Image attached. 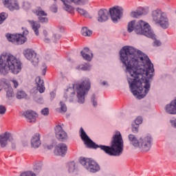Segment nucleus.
<instances>
[{"label":"nucleus","instance_id":"obj_7","mask_svg":"<svg viewBox=\"0 0 176 176\" xmlns=\"http://www.w3.org/2000/svg\"><path fill=\"white\" fill-rule=\"evenodd\" d=\"M80 163L89 173H98L100 170L98 163L90 158L80 157Z\"/></svg>","mask_w":176,"mask_h":176},{"label":"nucleus","instance_id":"obj_16","mask_svg":"<svg viewBox=\"0 0 176 176\" xmlns=\"http://www.w3.org/2000/svg\"><path fill=\"white\" fill-rule=\"evenodd\" d=\"M55 130V135L58 140H60V141H64V140H67L68 135L67 133L63 129V126L61 125H56L54 128Z\"/></svg>","mask_w":176,"mask_h":176},{"label":"nucleus","instance_id":"obj_30","mask_svg":"<svg viewBox=\"0 0 176 176\" xmlns=\"http://www.w3.org/2000/svg\"><path fill=\"white\" fill-rule=\"evenodd\" d=\"M91 66L89 64L80 65L78 66V69H81L82 71H90Z\"/></svg>","mask_w":176,"mask_h":176},{"label":"nucleus","instance_id":"obj_22","mask_svg":"<svg viewBox=\"0 0 176 176\" xmlns=\"http://www.w3.org/2000/svg\"><path fill=\"white\" fill-rule=\"evenodd\" d=\"M10 138V133L6 132L0 135V146L1 148H5L8 145V141Z\"/></svg>","mask_w":176,"mask_h":176},{"label":"nucleus","instance_id":"obj_39","mask_svg":"<svg viewBox=\"0 0 176 176\" xmlns=\"http://www.w3.org/2000/svg\"><path fill=\"white\" fill-rule=\"evenodd\" d=\"M60 38H61L60 34H54L52 36V41L56 43L57 41H60Z\"/></svg>","mask_w":176,"mask_h":176},{"label":"nucleus","instance_id":"obj_38","mask_svg":"<svg viewBox=\"0 0 176 176\" xmlns=\"http://www.w3.org/2000/svg\"><path fill=\"white\" fill-rule=\"evenodd\" d=\"M91 101L93 103L94 107H97V100L96 99V94H93L91 97Z\"/></svg>","mask_w":176,"mask_h":176},{"label":"nucleus","instance_id":"obj_17","mask_svg":"<svg viewBox=\"0 0 176 176\" xmlns=\"http://www.w3.org/2000/svg\"><path fill=\"white\" fill-rule=\"evenodd\" d=\"M68 147L64 143H60L55 147L54 154L57 156H65Z\"/></svg>","mask_w":176,"mask_h":176},{"label":"nucleus","instance_id":"obj_15","mask_svg":"<svg viewBox=\"0 0 176 176\" xmlns=\"http://www.w3.org/2000/svg\"><path fill=\"white\" fill-rule=\"evenodd\" d=\"M4 90L6 93V97L8 100H10V98H13L14 97V92H13V88L9 85V84L1 82L0 83V91Z\"/></svg>","mask_w":176,"mask_h":176},{"label":"nucleus","instance_id":"obj_27","mask_svg":"<svg viewBox=\"0 0 176 176\" xmlns=\"http://www.w3.org/2000/svg\"><path fill=\"white\" fill-rule=\"evenodd\" d=\"M144 14H146V12H145V9L140 8L136 11L132 12L131 13V17H133L134 19H138L140 16H142Z\"/></svg>","mask_w":176,"mask_h":176},{"label":"nucleus","instance_id":"obj_40","mask_svg":"<svg viewBox=\"0 0 176 176\" xmlns=\"http://www.w3.org/2000/svg\"><path fill=\"white\" fill-rule=\"evenodd\" d=\"M6 107L3 105H0V115H5Z\"/></svg>","mask_w":176,"mask_h":176},{"label":"nucleus","instance_id":"obj_55","mask_svg":"<svg viewBox=\"0 0 176 176\" xmlns=\"http://www.w3.org/2000/svg\"><path fill=\"white\" fill-rule=\"evenodd\" d=\"M85 54H91V52H90V50H89V52H85Z\"/></svg>","mask_w":176,"mask_h":176},{"label":"nucleus","instance_id":"obj_28","mask_svg":"<svg viewBox=\"0 0 176 176\" xmlns=\"http://www.w3.org/2000/svg\"><path fill=\"white\" fill-rule=\"evenodd\" d=\"M66 168L68 173H74V171L76 170V164H75V162L72 161L70 162H68L67 164Z\"/></svg>","mask_w":176,"mask_h":176},{"label":"nucleus","instance_id":"obj_46","mask_svg":"<svg viewBox=\"0 0 176 176\" xmlns=\"http://www.w3.org/2000/svg\"><path fill=\"white\" fill-rule=\"evenodd\" d=\"M43 75H46V65H43V69L42 72Z\"/></svg>","mask_w":176,"mask_h":176},{"label":"nucleus","instance_id":"obj_19","mask_svg":"<svg viewBox=\"0 0 176 176\" xmlns=\"http://www.w3.org/2000/svg\"><path fill=\"white\" fill-rule=\"evenodd\" d=\"M42 142H41V134L39 133H35L32 135L31 140H30V144L32 148H34L36 149L38 146H41V144Z\"/></svg>","mask_w":176,"mask_h":176},{"label":"nucleus","instance_id":"obj_33","mask_svg":"<svg viewBox=\"0 0 176 176\" xmlns=\"http://www.w3.org/2000/svg\"><path fill=\"white\" fill-rule=\"evenodd\" d=\"M16 98H18V100H21V98H27V94H25V92L23 91H19L16 93Z\"/></svg>","mask_w":176,"mask_h":176},{"label":"nucleus","instance_id":"obj_11","mask_svg":"<svg viewBox=\"0 0 176 176\" xmlns=\"http://www.w3.org/2000/svg\"><path fill=\"white\" fill-rule=\"evenodd\" d=\"M109 13L113 23L119 21L123 15V8L122 7L116 6L109 9Z\"/></svg>","mask_w":176,"mask_h":176},{"label":"nucleus","instance_id":"obj_52","mask_svg":"<svg viewBox=\"0 0 176 176\" xmlns=\"http://www.w3.org/2000/svg\"><path fill=\"white\" fill-rule=\"evenodd\" d=\"M43 34L45 36V38L47 36V31L43 30Z\"/></svg>","mask_w":176,"mask_h":176},{"label":"nucleus","instance_id":"obj_45","mask_svg":"<svg viewBox=\"0 0 176 176\" xmlns=\"http://www.w3.org/2000/svg\"><path fill=\"white\" fill-rule=\"evenodd\" d=\"M35 101H36V102L42 103V102H43V98L40 97L38 98H36Z\"/></svg>","mask_w":176,"mask_h":176},{"label":"nucleus","instance_id":"obj_34","mask_svg":"<svg viewBox=\"0 0 176 176\" xmlns=\"http://www.w3.org/2000/svg\"><path fill=\"white\" fill-rule=\"evenodd\" d=\"M8 19V13L1 12L0 13V24H2Z\"/></svg>","mask_w":176,"mask_h":176},{"label":"nucleus","instance_id":"obj_36","mask_svg":"<svg viewBox=\"0 0 176 176\" xmlns=\"http://www.w3.org/2000/svg\"><path fill=\"white\" fill-rule=\"evenodd\" d=\"M20 176H36V175L32 171H26L21 174Z\"/></svg>","mask_w":176,"mask_h":176},{"label":"nucleus","instance_id":"obj_8","mask_svg":"<svg viewBox=\"0 0 176 176\" xmlns=\"http://www.w3.org/2000/svg\"><path fill=\"white\" fill-rule=\"evenodd\" d=\"M55 2L57 0H54ZM63 3L62 8L63 10L70 13V14H74L75 13V8L69 3H75V5H86L89 3V0H60Z\"/></svg>","mask_w":176,"mask_h":176},{"label":"nucleus","instance_id":"obj_23","mask_svg":"<svg viewBox=\"0 0 176 176\" xmlns=\"http://www.w3.org/2000/svg\"><path fill=\"white\" fill-rule=\"evenodd\" d=\"M128 140L129 141L130 145H132V146H134V148H138L140 139L137 138V136L133 134H129L128 135Z\"/></svg>","mask_w":176,"mask_h":176},{"label":"nucleus","instance_id":"obj_5","mask_svg":"<svg viewBox=\"0 0 176 176\" xmlns=\"http://www.w3.org/2000/svg\"><path fill=\"white\" fill-rule=\"evenodd\" d=\"M127 31L129 33L135 31L138 35H144L147 38L153 39L154 46H162V42L156 38V35L149 23L142 20L139 21L137 23H135V21H130L128 23Z\"/></svg>","mask_w":176,"mask_h":176},{"label":"nucleus","instance_id":"obj_44","mask_svg":"<svg viewBox=\"0 0 176 176\" xmlns=\"http://www.w3.org/2000/svg\"><path fill=\"white\" fill-rule=\"evenodd\" d=\"M12 83L14 85V87L15 89H17V87L19 86V82H17V80H12Z\"/></svg>","mask_w":176,"mask_h":176},{"label":"nucleus","instance_id":"obj_29","mask_svg":"<svg viewBox=\"0 0 176 176\" xmlns=\"http://www.w3.org/2000/svg\"><path fill=\"white\" fill-rule=\"evenodd\" d=\"M81 34L83 35V36H91V35L93 34V32L87 29V28L83 27L81 30Z\"/></svg>","mask_w":176,"mask_h":176},{"label":"nucleus","instance_id":"obj_53","mask_svg":"<svg viewBox=\"0 0 176 176\" xmlns=\"http://www.w3.org/2000/svg\"><path fill=\"white\" fill-rule=\"evenodd\" d=\"M102 86H108V82L107 81H103L102 82Z\"/></svg>","mask_w":176,"mask_h":176},{"label":"nucleus","instance_id":"obj_20","mask_svg":"<svg viewBox=\"0 0 176 176\" xmlns=\"http://www.w3.org/2000/svg\"><path fill=\"white\" fill-rule=\"evenodd\" d=\"M166 113L169 115H176V98L165 107Z\"/></svg>","mask_w":176,"mask_h":176},{"label":"nucleus","instance_id":"obj_3","mask_svg":"<svg viewBox=\"0 0 176 176\" xmlns=\"http://www.w3.org/2000/svg\"><path fill=\"white\" fill-rule=\"evenodd\" d=\"M9 72L17 75L21 72V62L11 54L4 53L0 56V75Z\"/></svg>","mask_w":176,"mask_h":176},{"label":"nucleus","instance_id":"obj_48","mask_svg":"<svg viewBox=\"0 0 176 176\" xmlns=\"http://www.w3.org/2000/svg\"><path fill=\"white\" fill-rule=\"evenodd\" d=\"M51 10H52V12H54V13H57V7L55 6L54 8H53V7H52Z\"/></svg>","mask_w":176,"mask_h":176},{"label":"nucleus","instance_id":"obj_24","mask_svg":"<svg viewBox=\"0 0 176 176\" xmlns=\"http://www.w3.org/2000/svg\"><path fill=\"white\" fill-rule=\"evenodd\" d=\"M36 83L37 86V90L39 91V93H45V85L43 82V80L41 79V77H36Z\"/></svg>","mask_w":176,"mask_h":176},{"label":"nucleus","instance_id":"obj_10","mask_svg":"<svg viewBox=\"0 0 176 176\" xmlns=\"http://www.w3.org/2000/svg\"><path fill=\"white\" fill-rule=\"evenodd\" d=\"M24 35H28V30L24 31L23 34H12L8 33L6 36L9 42H12V43H14V45H23V43L27 42V38Z\"/></svg>","mask_w":176,"mask_h":176},{"label":"nucleus","instance_id":"obj_2","mask_svg":"<svg viewBox=\"0 0 176 176\" xmlns=\"http://www.w3.org/2000/svg\"><path fill=\"white\" fill-rule=\"evenodd\" d=\"M80 136L81 140H83L85 145L87 148H93L94 149H97L100 148L101 151H103L104 153L109 155V156H120L123 153V148H124V144L123 142V138L120 131H116L112 138L111 141V146L105 145H98L89 138L83 128L80 129Z\"/></svg>","mask_w":176,"mask_h":176},{"label":"nucleus","instance_id":"obj_4","mask_svg":"<svg viewBox=\"0 0 176 176\" xmlns=\"http://www.w3.org/2000/svg\"><path fill=\"white\" fill-rule=\"evenodd\" d=\"M90 87L91 84L89 78L82 80L80 82L74 84L73 88H68L65 92L63 97L65 100H69L71 102L74 101L76 91L77 93L78 102H79V104H83L85 102V96L89 93Z\"/></svg>","mask_w":176,"mask_h":176},{"label":"nucleus","instance_id":"obj_51","mask_svg":"<svg viewBox=\"0 0 176 176\" xmlns=\"http://www.w3.org/2000/svg\"><path fill=\"white\" fill-rule=\"evenodd\" d=\"M12 149H16V143L14 142H12Z\"/></svg>","mask_w":176,"mask_h":176},{"label":"nucleus","instance_id":"obj_12","mask_svg":"<svg viewBox=\"0 0 176 176\" xmlns=\"http://www.w3.org/2000/svg\"><path fill=\"white\" fill-rule=\"evenodd\" d=\"M23 54L28 60L31 61L33 65H38V63H39V58L36 56V53L32 49H27L23 52Z\"/></svg>","mask_w":176,"mask_h":176},{"label":"nucleus","instance_id":"obj_14","mask_svg":"<svg viewBox=\"0 0 176 176\" xmlns=\"http://www.w3.org/2000/svg\"><path fill=\"white\" fill-rule=\"evenodd\" d=\"M3 3L7 9L10 12H14V10H20V4L19 0H2Z\"/></svg>","mask_w":176,"mask_h":176},{"label":"nucleus","instance_id":"obj_49","mask_svg":"<svg viewBox=\"0 0 176 176\" xmlns=\"http://www.w3.org/2000/svg\"><path fill=\"white\" fill-rule=\"evenodd\" d=\"M44 42H45V43H49L50 42V38L45 37Z\"/></svg>","mask_w":176,"mask_h":176},{"label":"nucleus","instance_id":"obj_47","mask_svg":"<svg viewBox=\"0 0 176 176\" xmlns=\"http://www.w3.org/2000/svg\"><path fill=\"white\" fill-rule=\"evenodd\" d=\"M50 97H51V98H54V97H56V92L52 91L50 93Z\"/></svg>","mask_w":176,"mask_h":176},{"label":"nucleus","instance_id":"obj_31","mask_svg":"<svg viewBox=\"0 0 176 176\" xmlns=\"http://www.w3.org/2000/svg\"><path fill=\"white\" fill-rule=\"evenodd\" d=\"M76 11L78 12V13L81 14V16H84V17H90V15H89V12L84 9L78 8L76 9Z\"/></svg>","mask_w":176,"mask_h":176},{"label":"nucleus","instance_id":"obj_13","mask_svg":"<svg viewBox=\"0 0 176 176\" xmlns=\"http://www.w3.org/2000/svg\"><path fill=\"white\" fill-rule=\"evenodd\" d=\"M34 14L38 16V20L39 23H49V19L47 18V13L42 10L41 7H36L32 10Z\"/></svg>","mask_w":176,"mask_h":176},{"label":"nucleus","instance_id":"obj_54","mask_svg":"<svg viewBox=\"0 0 176 176\" xmlns=\"http://www.w3.org/2000/svg\"><path fill=\"white\" fill-rule=\"evenodd\" d=\"M47 149H53V145L47 146Z\"/></svg>","mask_w":176,"mask_h":176},{"label":"nucleus","instance_id":"obj_50","mask_svg":"<svg viewBox=\"0 0 176 176\" xmlns=\"http://www.w3.org/2000/svg\"><path fill=\"white\" fill-rule=\"evenodd\" d=\"M38 171H41V166H38L37 168H34V171L36 173H38Z\"/></svg>","mask_w":176,"mask_h":176},{"label":"nucleus","instance_id":"obj_1","mask_svg":"<svg viewBox=\"0 0 176 176\" xmlns=\"http://www.w3.org/2000/svg\"><path fill=\"white\" fill-rule=\"evenodd\" d=\"M120 60L125 65L129 89L133 96L141 100L149 93L151 80L155 75L153 64L148 55L131 46H124L120 51Z\"/></svg>","mask_w":176,"mask_h":176},{"label":"nucleus","instance_id":"obj_9","mask_svg":"<svg viewBox=\"0 0 176 176\" xmlns=\"http://www.w3.org/2000/svg\"><path fill=\"white\" fill-rule=\"evenodd\" d=\"M153 139L152 136L146 135L139 138V144L138 148L142 151V152H149L152 148V142Z\"/></svg>","mask_w":176,"mask_h":176},{"label":"nucleus","instance_id":"obj_42","mask_svg":"<svg viewBox=\"0 0 176 176\" xmlns=\"http://www.w3.org/2000/svg\"><path fill=\"white\" fill-rule=\"evenodd\" d=\"M141 123H142V117H138L135 120V124H138V125L140 126V124H141Z\"/></svg>","mask_w":176,"mask_h":176},{"label":"nucleus","instance_id":"obj_21","mask_svg":"<svg viewBox=\"0 0 176 176\" xmlns=\"http://www.w3.org/2000/svg\"><path fill=\"white\" fill-rule=\"evenodd\" d=\"M109 12L107 10L101 9L98 12V21L99 23H104L108 20Z\"/></svg>","mask_w":176,"mask_h":176},{"label":"nucleus","instance_id":"obj_18","mask_svg":"<svg viewBox=\"0 0 176 176\" xmlns=\"http://www.w3.org/2000/svg\"><path fill=\"white\" fill-rule=\"evenodd\" d=\"M24 116L30 123H35L38 114L34 111L28 110L24 113Z\"/></svg>","mask_w":176,"mask_h":176},{"label":"nucleus","instance_id":"obj_43","mask_svg":"<svg viewBox=\"0 0 176 176\" xmlns=\"http://www.w3.org/2000/svg\"><path fill=\"white\" fill-rule=\"evenodd\" d=\"M170 123L171 124V126H173V127H175V129H176V119L175 120H171L170 121Z\"/></svg>","mask_w":176,"mask_h":176},{"label":"nucleus","instance_id":"obj_26","mask_svg":"<svg viewBox=\"0 0 176 176\" xmlns=\"http://www.w3.org/2000/svg\"><path fill=\"white\" fill-rule=\"evenodd\" d=\"M86 52H89V48L85 47L83 50L80 52L82 58L86 60V61H91V58H93V53L86 54Z\"/></svg>","mask_w":176,"mask_h":176},{"label":"nucleus","instance_id":"obj_35","mask_svg":"<svg viewBox=\"0 0 176 176\" xmlns=\"http://www.w3.org/2000/svg\"><path fill=\"white\" fill-rule=\"evenodd\" d=\"M60 104V107L59 109V112H60V113H63H63L67 112V105H65V103L61 101Z\"/></svg>","mask_w":176,"mask_h":176},{"label":"nucleus","instance_id":"obj_25","mask_svg":"<svg viewBox=\"0 0 176 176\" xmlns=\"http://www.w3.org/2000/svg\"><path fill=\"white\" fill-rule=\"evenodd\" d=\"M30 23V25L34 32V34L38 36L39 35V29L41 28V24L35 21H28Z\"/></svg>","mask_w":176,"mask_h":176},{"label":"nucleus","instance_id":"obj_41","mask_svg":"<svg viewBox=\"0 0 176 176\" xmlns=\"http://www.w3.org/2000/svg\"><path fill=\"white\" fill-rule=\"evenodd\" d=\"M41 114L44 116H47L49 115V108H44L41 110Z\"/></svg>","mask_w":176,"mask_h":176},{"label":"nucleus","instance_id":"obj_32","mask_svg":"<svg viewBox=\"0 0 176 176\" xmlns=\"http://www.w3.org/2000/svg\"><path fill=\"white\" fill-rule=\"evenodd\" d=\"M32 7V4L31 3V2L28 1H23L22 5L23 9H24L25 10H28V9H31Z\"/></svg>","mask_w":176,"mask_h":176},{"label":"nucleus","instance_id":"obj_37","mask_svg":"<svg viewBox=\"0 0 176 176\" xmlns=\"http://www.w3.org/2000/svg\"><path fill=\"white\" fill-rule=\"evenodd\" d=\"M140 128V125L137 124H132V131L135 133H138V129Z\"/></svg>","mask_w":176,"mask_h":176},{"label":"nucleus","instance_id":"obj_6","mask_svg":"<svg viewBox=\"0 0 176 176\" xmlns=\"http://www.w3.org/2000/svg\"><path fill=\"white\" fill-rule=\"evenodd\" d=\"M151 17L153 19V21H154L157 25H160V28H163L164 30L167 29V28L170 25L167 14L162 11L160 9L153 10L151 12Z\"/></svg>","mask_w":176,"mask_h":176}]
</instances>
